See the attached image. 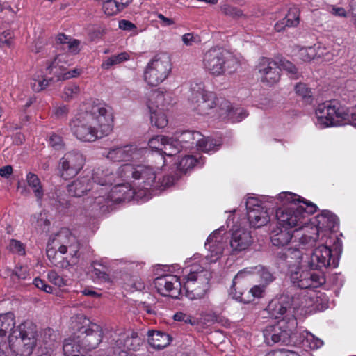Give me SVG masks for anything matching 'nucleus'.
Segmentation results:
<instances>
[{
	"mask_svg": "<svg viewBox=\"0 0 356 356\" xmlns=\"http://www.w3.org/2000/svg\"><path fill=\"white\" fill-rule=\"evenodd\" d=\"M319 238V229L317 226H309L304 229L300 234L298 231L294 235V239L292 243L294 244L293 248L299 250H307L314 248L318 239Z\"/></svg>",
	"mask_w": 356,
	"mask_h": 356,
	"instance_id": "nucleus-21",
	"label": "nucleus"
},
{
	"mask_svg": "<svg viewBox=\"0 0 356 356\" xmlns=\"http://www.w3.org/2000/svg\"><path fill=\"white\" fill-rule=\"evenodd\" d=\"M165 141H168V137L164 136H156L149 140L148 145L150 148L154 149L162 153Z\"/></svg>",
	"mask_w": 356,
	"mask_h": 356,
	"instance_id": "nucleus-45",
	"label": "nucleus"
},
{
	"mask_svg": "<svg viewBox=\"0 0 356 356\" xmlns=\"http://www.w3.org/2000/svg\"><path fill=\"white\" fill-rule=\"evenodd\" d=\"M92 179L97 186H111L115 182V174L109 168L101 166L93 170Z\"/></svg>",
	"mask_w": 356,
	"mask_h": 356,
	"instance_id": "nucleus-29",
	"label": "nucleus"
},
{
	"mask_svg": "<svg viewBox=\"0 0 356 356\" xmlns=\"http://www.w3.org/2000/svg\"><path fill=\"white\" fill-rule=\"evenodd\" d=\"M170 70L171 67L169 57L165 54L157 55L146 67L144 78L149 85L156 86L168 77Z\"/></svg>",
	"mask_w": 356,
	"mask_h": 356,
	"instance_id": "nucleus-13",
	"label": "nucleus"
},
{
	"mask_svg": "<svg viewBox=\"0 0 356 356\" xmlns=\"http://www.w3.org/2000/svg\"><path fill=\"white\" fill-rule=\"evenodd\" d=\"M179 141L172 138H168V141H165L163 146L162 154L168 156L176 155L180 151Z\"/></svg>",
	"mask_w": 356,
	"mask_h": 356,
	"instance_id": "nucleus-40",
	"label": "nucleus"
},
{
	"mask_svg": "<svg viewBox=\"0 0 356 356\" xmlns=\"http://www.w3.org/2000/svg\"><path fill=\"white\" fill-rule=\"evenodd\" d=\"M72 264L71 261L67 260L66 258H64L60 256L58 260L54 262V265L60 268H67Z\"/></svg>",
	"mask_w": 356,
	"mask_h": 356,
	"instance_id": "nucleus-63",
	"label": "nucleus"
},
{
	"mask_svg": "<svg viewBox=\"0 0 356 356\" xmlns=\"http://www.w3.org/2000/svg\"><path fill=\"white\" fill-rule=\"evenodd\" d=\"M84 165L83 155L78 152H68L59 160L57 170L58 175L64 179L75 177Z\"/></svg>",
	"mask_w": 356,
	"mask_h": 356,
	"instance_id": "nucleus-16",
	"label": "nucleus"
},
{
	"mask_svg": "<svg viewBox=\"0 0 356 356\" xmlns=\"http://www.w3.org/2000/svg\"><path fill=\"white\" fill-rule=\"evenodd\" d=\"M278 66L280 70L282 69L286 70L293 76L296 75L298 73V69L296 67V66L292 63L286 59H280L278 63Z\"/></svg>",
	"mask_w": 356,
	"mask_h": 356,
	"instance_id": "nucleus-52",
	"label": "nucleus"
},
{
	"mask_svg": "<svg viewBox=\"0 0 356 356\" xmlns=\"http://www.w3.org/2000/svg\"><path fill=\"white\" fill-rule=\"evenodd\" d=\"M283 19L287 27L296 26L299 24V10L296 8H290Z\"/></svg>",
	"mask_w": 356,
	"mask_h": 356,
	"instance_id": "nucleus-42",
	"label": "nucleus"
},
{
	"mask_svg": "<svg viewBox=\"0 0 356 356\" xmlns=\"http://www.w3.org/2000/svg\"><path fill=\"white\" fill-rule=\"evenodd\" d=\"M191 101L194 104L193 108L200 115L209 114V111L217 105H220V100L213 92L206 91L202 83H195L191 88Z\"/></svg>",
	"mask_w": 356,
	"mask_h": 356,
	"instance_id": "nucleus-15",
	"label": "nucleus"
},
{
	"mask_svg": "<svg viewBox=\"0 0 356 356\" xmlns=\"http://www.w3.org/2000/svg\"><path fill=\"white\" fill-rule=\"evenodd\" d=\"M12 45V33L10 31H4L0 35V48Z\"/></svg>",
	"mask_w": 356,
	"mask_h": 356,
	"instance_id": "nucleus-58",
	"label": "nucleus"
},
{
	"mask_svg": "<svg viewBox=\"0 0 356 356\" xmlns=\"http://www.w3.org/2000/svg\"><path fill=\"white\" fill-rule=\"evenodd\" d=\"M297 321L296 318L291 320H279L276 324L267 326L264 332L265 342L268 346L280 343L289 344L291 343V337L296 328Z\"/></svg>",
	"mask_w": 356,
	"mask_h": 356,
	"instance_id": "nucleus-11",
	"label": "nucleus"
},
{
	"mask_svg": "<svg viewBox=\"0 0 356 356\" xmlns=\"http://www.w3.org/2000/svg\"><path fill=\"white\" fill-rule=\"evenodd\" d=\"M63 350L65 356H91L85 353L86 350L81 346V343L75 332L72 337L65 339Z\"/></svg>",
	"mask_w": 356,
	"mask_h": 356,
	"instance_id": "nucleus-27",
	"label": "nucleus"
},
{
	"mask_svg": "<svg viewBox=\"0 0 356 356\" xmlns=\"http://www.w3.org/2000/svg\"><path fill=\"white\" fill-rule=\"evenodd\" d=\"M57 77L58 81L67 80L73 77H76L80 74V70L74 69L65 73H58L57 71L53 72Z\"/></svg>",
	"mask_w": 356,
	"mask_h": 356,
	"instance_id": "nucleus-54",
	"label": "nucleus"
},
{
	"mask_svg": "<svg viewBox=\"0 0 356 356\" xmlns=\"http://www.w3.org/2000/svg\"><path fill=\"white\" fill-rule=\"evenodd\" d=\"M300 196L293 193L283 192L279 194L278 199L283 201L284 204H290L276 210L275 216L280 225L291 229L293 227L301 226L306 223L305 218L309 215L316 212L317 207L311 202L304 201L305 207L297 205L296 202H300Z\"/></svg>",
	"mask_w": 356,
	"mask_h": 356,
	"instance_id": "nucleus-2",
	"label": "nucleus"
},
{
	"mask_svg": "<svg viewBox=\"0 0 356 356\" xmlns=\"http://www.w3.org/2000/svg\"><path fill=\"white\" fill-rule=\"evenodd\" d=\"M147 336L149 344L158 350L165 348L172 341L169 334L161 331L149 330Z\"/></svg>",
	"mask_w": 356,
	"mask_h": 356,
	"instance_id": "nucleus-30",
	"label": "nucleus"
},
{
	"mask_svg": "<svg viewBox=\"0 0 356 356\" xmlns=\"http://www.w3.org/2000/svg\"><path fill=\"white\" fill-rule=\"evenodd\" d=\"M220 10L225 15L233 19H238L243 16V13L241 10L229 4L222 5Z\"/></svg>",
	"mask_w": 356,
	"mask_h": 356,
	"instance_id": "nucleus-43",
	"label": "nucleus"
},
{
	"mask_svg": "<svg viewBox=\"0 0 356 356\" xmlns=\"http://www.w3.org/2000/svg\"><path fill=\"white\" fill-rule=\"evenodd\" d=\"M111 115L101 104H93L89 110L79 113L70 122L73 134L80 140L92 142L112 131Z\"/></svg>",
	"mask_w": 356,
	"mask_h": 356,
	"instance_id": "nucleus-1",
	"label": "nucleus"
},
{
	"mask_svg": "<svg viewBox=\"0 0 356 356\" xmlns=\"http://www.w3.org/2000/svg\"><path fill=\"white\" fill-rule=\"evenodd\" d=\"M203 65L204 68L214 76H220L226 72L232 74L238 67L236 59L220 48H213L207 51L204 56Z\"/></svg>",
	"mask_w": 356,
	"mask_h": 356,
	"instance_id": "nucleus-9",
	"label": "nucleus"
},
{
	"mask_svg": "<svg viewBox=\"0 0 356 356\" xmlns=\"http://www.w3.org/2000/svg\"><path fill=\"white\" fill-rule=\"evenodd\" d=\"M247 217L250 225L254 228H259L270 221L267 209L256 197H248L245 202Z\"/></svg>",
	"mask_w": 356,
	"mask_h": 356,
	"instance_id": "nucleus-17",
	"label": "nucleus"
},
{
	"mask_svg": "<svg viewBox=\"0 0 356 356\" xmlns=\"http://www.w3.org/2000/svg\"><path fill=\"white\" fill-rule=\"evenodd\" d=\"M33 284L38 289L42 290L43 291L51 293L53 292L52 287L47 284L46 282L43 280H41L39 277H36L33 280Z\"/></svg>",
	"mask_w": 356,
	"mask_h": 356,
	"instance_id": "nucleus-55",
	"label": "nucleus"
},
{
	"mask_svg": "<svg viewBox=\"0 0 356 356\" xmlns=\"http://www.w3.org/2000/svg\"><path fill=\"white\" fill-rule=\"evenodd\" d=\"M58 334L51 328H47L43 332V340L46 344L49 343V347L52 343L58 339Z\"/></svg>",
	"mask_w": 356,
	"mask_h": 356,
	"instance_id": "nucleus-51",
	"label": "nucleus"
},
{
	"mask_svg": "<svg viewBox=\"0 0 356 356\" xmlns=\"http://www.w3.org/2000/svg\"><path fill=\"white\" fill-rule=\"evenodd\" d=\"M46 254L48 259L52 263L53 265L54 262H56L58 260V257H60V255H58L56 250L52 248H48L47 249Z\"/></svg>",
	"mask_w": 356,
	"mask_h": 356,
	"instance_id": "nucleus-64",
	"label": "nucleus"
},
{
	"mask_svg": "<svg viewBox=\"0 0 356 356\" xmlns=\"http://www.w3.org/2000/svg\"><path fill=\"white\" fill-rule=\"evenodd\" d=\"M129 59V55L127 52H122L118 55L112 56L104 60L102 64V67L105 70L111 67L120 64Z\"/></svg>",
	"mask_w": 356,
	"mask_h": 356,
	"instance_id": "nucleus-41",
	"label": "nucleus"
},
{
	"mask_svg": "<svg viewBox=\"0 0 356 356\" xmlns=\"http://www.w3.org/2000/svg\"><path fill=\"white\" fill-rule=\"evenodd\" d=\"M170 96L168 93L159 90H152L149 95L147 106L149 111L168 110L171 104Z\"/></svg>",
	"mask_w": 356,
	"mask_h": 356,
	"instance_id": "nucleus-26",
	"label": "nucleus"
},
{
	"mask_svg": "<svg viewBox=\"0 0 356 356\" xmlns=\"http://www.w3.org/2000/svg\"><path fill=\"white\" fill-rule=\"evenodd\" d=\"M294 257L293 264H289V270L287 272L290 281L293 286L307 289L309 288H317L323 283L325 280L323 276L307 270H301L300 265L303 261V253L300 250L292 251Z\"/></svg>",
	"mask_w": 356,
	"mask_h": 356,
	"instance_id": "nucleus-7",
	"label": "nucleus"
},
{
	"mask_svg": "<svg viewBox=\"0 0 356 356\" xmlns=\"http://www.w3.org/2000/svg\"><path fill=\"white\" fill-rule=\"evenodd\" d=\"M203 164L204 161L202 159V157H200L198 159L195 156L187 155L180 160L178 164V168L180 171L186 172L195 165L202 166Z\"/></svg>",
	"mask_w": 356,
	"mask_h": 356,
	"instance_id": "nucleus-35",
	"label": "nucleus"
},
{
	"mask_svg": "<svg viewBox=\"0 0 356 356\" xmlns=\"http://www.w3.org/2000/svg\"><path fill=\"white\" fill-rule=\"evenodd\" d=\"M296 93L302 98V101L308 104L313 102V95L312 90L309 88L304 83H298L294 88Z\"/></svg>",
	"mask_w": 356,
	"mask_h": 356,
	"instance_id": "nucleus-39",
	"label": "nucleus"
},
{
	"mask_svg": "<svg viewBox=\"0 0 356 356\" xmlns=\"http://www.w3.org/2000/svg\"><path fill=\"white\" fill-rule=\"evenodd\" d=\"M64 55H58L57 56L54 60L47 66V70L49 71V73H51L54 69L59 68L61 70H63L64 67L62 65H60L62 59L64 58Z\"/></svg>",
	"mask_w": 356,
	"mask_h": 356,
	"instance_id": "nucleus-57",
	"label": "nucleus"
},
{
	"mask_svg": "<svg viewBox=\"0 0 356 356\" xmlns=\"http://www.w3.org/2000/svg\"><path fill=\"white\" fill-rule=\"evenodd\" d=\"M165 110H152L149 111L151 123L159 129L164 128L167 126L168 120L165 113Z\"/></svg>",
	"mask_w": 356,
	"mask_h": 356,
	"instance_id": "nucleus-37",
	"label": "nucleus"
},
{
	"mask_svg": "<svg viewBox=\"0 0 356 356\" xmlns=\"http://www.w3.org/2000/svg\"><path fill=\"white\" fill-rule=\"evenodd\" d=\"M257 69L262 82L273 85L280 80V69L278 63L272 59L266 57L261 58Z\"/></svg>",
	"mask_w": 356,
	"mask_h": 356,
	"instance_id": "nucleus-20",
	"label": "nucleus"
},
{
	"mask_svg": "<svg viewBox=\"0 0 356 356\" xmlns=\"http://www.w3.org/2000/svg\"><path fill=\"white\" fill-rule=\"evenodd\" d=\"M26 181L29 186L33 189L38 201L41 200L44 195V191L38 175L31 172L28 173Z\"/></svg>",
	"mask_w": 356,
	"mask_h": 356,
	"instance_id": "nucleus-36",
	"label": "nucleus"
},
{
	"mask_svg": "<svg viewBox=\"0 0 356 356\" xmlns=\"http://www.w3.org/2000/svg\"><path fill=\"white\" fill-rule=\"evenodd\" d=\"M211 273L199 266H193L184 277L183 289L185 296L191 300L204 298L210 290Z\"/></svg>",
	"mask_w": 356,
	"mask_h": 356,
	"instance_id": "nucleus-6",
	"label": "nucleus"
},
{
	"mask_svg": "<svg viewBox=\"0 0 356 356\" xmlns=\"http://www.w3.org/2000/svg\"><path fill=\"white\" fill-rule=\"evenodd\" d=\"M265 289L266 285H255L250 289L249 293L252 294L253 298H261L265 292Z\"/></svg>",
	"mask_w": 356,
	"mask_h": 356,
	"instance_id": "nucleus-59",
	"label": "nucleus"
},
{
	"mask_svg": "<svg viewBox=\"0 0 356 356\" xmlns=\"http://www.w3.org/2000/svg\"><path fill=\"white\" fill-rule=\"evenodd\" d=\"M144 342V339L131 330L115 332L112 339L110 351L118 356H134L129 350L136 351Z\"/></svg>",
	"mask_w": 356,
	"mask_h": 356,
	"instance_id": "nucleus-10",
	"label": "nucleus"
},
{
	"mask_svg": "<svg viewBox=\"0 0 356 356\" xmlns=\"http://www.w3.org/2000/svg\"><path fill=\"white\" fill-rule=\"evenodd\" d=\"M48 279L52 284H54V285L57 286L59 288L66 285V280H64L63 277L60 276L54 270H51L49 272Z\"/></svg>",
	"mask_w": 356,
	"mask_h": 356,
	"instance_id": "nucleus-50",
	"label": "nucleus"
},
{
	"mask_svg": "<svg viewBox=\"0 0 356 356\" xmlns=\"http://www.w3.org/2000/svg\"><path fill=\"white\" fill-rule=\"evenodd\" d=\"M51 81L52 78H50L49 79H44L43 80L33 78L31 82V86L33 91L38 92L48 86L49 82Z\"/></svg>",
	"mask_w": 356,
	"mask_h": 356,
	"instance_id": "nucleus-48",
	"label": "nucleus"
},
{
	"mask_svg": "<svg viewBox=\"0 0 356 356\" xmlns=\"http://www.w3.org/2000/svg\"><path fill=\"white\" fill-rule=\"evenodd\" d=\"M37 337V326L31 321H24L8 335L10 349L16 356H30L36 346Z\"/></svg>",
	"mask_w": 356,
	"mask_h": 356,
	"instance_id": "nucleus-5",
	"label": "nucleus"
},
{
	"mask_svg": "<svg viewBox=\"0 0 356 356\" xmlns=\"http://www.w3.org/2000/svg\"><path fill=\"white\" fill-rule=\"evenodd\" d=\"M220 231L216 230L209 236L205 243V248L209 250L212 255L216 256L218 259L222 252L223 247L220 243L222 236L220 235Z\"/></svg>",
	"mask_w": 356,
	"mask_h": 356,
	"instance_id": "nucleus-33",
	"label": "nucleus"
},
{
	"mask_svg": "<svg viewBox=\"0 0 356 356\" xmlns=\"http://www.w3.org/2000/svg\"><path fill=\"white\" fill-rule=\"evenodd\" d=\"M267 310L274 318H282L280 320H291L292 318H296L293 298L288 295L283 294L278 299L270 301Z\"/></svg>",
	"mask_w": 356,
	"mask_h": 356,
	"instance_id": "nucleus-18",
	"label": "nucleus"
},
{
	"mask_svg": "<svg viewBox=\"0 0 356 356\" xmlns=\"http://www.w3.org/2000/svg\"><path fill=\"white\" fill-rule=\"evenodd\" d=\"M185 136L191 137L193 140H195L197 149L207 153L218 150L222 145L220 140H216L210 137H204L199 131H189Z\"/></svg>",
	"mask_w": 356,
	"mask_h": 356,
	"instance_id": "nucleus-24",
	"label": "nucleus"
},
{
	"mask_svg": "<svg viewBox=\"0 0 356 356\" xmlns=\"http://www.w3.org/2000/svg\"><path fill=\"white\" fill-rule=\"evenodd\" d=\"M72 327L81 346L86 350H91L97 347L102 340L101 327L92 323L82 314L76 315L72 321Z\"/></svg>",
	"mask_w": 356,
	"mask_h": 356,
	"instance_id": "nucleus-8",
	"label": "nucleus"
},
{
	"mask_svg": "<svg viewBox=\"0 0 356 356\" xmlns=\"http://www.w3.org/2000/svg\"><path fill=\"white\" fill-rule=\"evenodd\" d=\"M117 174L120 178L127 181H140V184H142L144 189L152 191L164 190L174 184L173 177L165 175L162 179L158 177L154 168L143 164H123L118 168Z\"/></svg>",
	"mask_w": 356,
	"mask_h": 356,
	"instance_id": "nucleus-3",
	"label": "nucleus"
},
{
	"mask_svg": "<svg viewBox=\"0 0 356 356\" xmlns=\"http://www.w3.org/2000/svg\"><path fill=\"white\" fill-rule=\"evenodd\" d=\"M80 92V88L75 84H70L65 88L63 98L65 101H70L77 97Z\"/></svg>",
	"mask_w": 356,
	"mask_h": 356,
	"instance_id": "nucleus-46",
	"label": "nucleus"
},
{
	"mask_svg": "<svg viewBox=\"0 0 356 356\" xmlns=\"http://www.w3.org/2000/svg\"><path fill=\"white\" fill-rule=\"evenodd\" d=\"M298 250L296 248H290L287 250L286 252L283 251L278 252L276 254V258L280 262H284L286 266L289 268V264H294V259L291 257H294L293 254H292V251Z\"/></svg>",
	"mask_w": 356,
	"mask_h": 356,
	"instance_id": "nucleus-44",
	"label": "nucleus"
},
{
	"mask_svg": "<svg viewBox=\"0 0 356 356\" xmlns=\"http://www.w3.org/2000/svg\"><path fill=\"white\" fill-rule=\"evenodd\" d=\"M15 315L12 312L0 314V341H3L7 334H10L15 329Z\"/></svg>",
	"mask_w": 356,
	"mask_h": 356,
	"instance_id": "nucleus-32",
	"label": "nucleus"
},
{
	"mask_svg": "<svg viewBox=\"0 0 356 356\" xmlns=\"http://www.w3.org/2000/svg\"><path fill=\"white\" fill-rule=\"evenodd\" d=\"M69 249H70V254L72 256V258H71V262L72 264H76L77 261H78V259L79 257V254H78V252H79V243H76L74 245H69Z\"/></svg>",
	"mask_w": 356,
	"mask_h": 356,
	"instance_id": "nucleus-61",
	"label": "nucleus"
},
{
	"mask_svg": "<svg viewBox=\"0 0 356 356\" xmlns=\"http://www.w3.org/2000/svg\"><path fill=\"white\" fill-rule=\"evenodd\" d=\"M220 109L222 111L220 115H227L233 122H240L244 119L247 115L245 110L243 108H232L230 102L221 99Z\"/></svg>",
	"mask_w": 356,
	"mask_h": 356,
	"instance_id": "nucleus-31",
	"label": "nucleus"
},
{
	"mask_svg": "<svg viewBox=\"0 0 356 356\" xmlns=\"http://www.w3.org/2000/svg\"><path fill=\"white\" fill-rule=\"evenodd\" d=\"M252 236L250 232L240 228L234 230L230 238V246L234 254H237L247 250L252 243Z\"/></svg>",
	"mask_w": 356,
	"mask_h": 356,
	"instance_id": "nucleus-22",
	"label": "nucleus"
},
{
	"mask_svg": "<svg viewBox=\"0 0 356 356\" xmlns=\"http://www.w3.org/2000/svg\"><path fill=\"white\" fill-rule=\"evenodd\" d=\"M92 187L89 177H82L74 180L67 186L68 195L72 197H81Z\"/></svg>",
	"mask_w": 356,
	"mask_h": 356,
	"instance_id": "nucleus-28",
	"label": "nucleus"
},
{
	"mask_svg": "<svg viewBox=\"0 0 356 356\" xmlns=\"http://www.w3.org/2000/svg\"><path fill=\"white\" fill-rule=\"evenodd\" d=\"M157 291L163 296L178 298L182 290L180 279L177 275H165L154 280Z\"/></svg>",
	"mask_w": 356,
	"mask_h": 356,
	"instance_id": "nucleus-19",
	"label": "nucleus"
},
{
	"mask_svg": "<svg viewBox=\"0 0 356 356\" xmlns=\"http://www.w3.org/2000/svg\"><path fill=\"white\" fill-rule=\"evenodd\" d=\"M8 248L14 253H18L20 255L25 254L24 245L19 241L12 239L10 241Z\"/></svg>",
	"mask_w": 356,
	"mask_h": 356,
	"instance_id": "nucleus-53",
	"label": "nucleus"
},
{
	"mask_svg": "<svg viewBox=\"0 0 356 356\" xmlns=\"http://www.w3.org/2000/svg\"><path fill=\"white\" fill-rule=\"evenodd\" d=\"M127 188L124 184L115 185L108 193L106 190L101 188L99 194L92 197H87L85 204L92 211L101 210L105 211L110 202L120 203L127 198Z\"/></svg>",
	"mask_w": 356,
	"mask_h": 356,
	"instance_id": "nucleus-12",
	"label": "nucleus"
},
{
	"mask_svg": "<svg viewBox=\"0 0 356 356\" xmlns=\"http://www.w3.org/2000/svg\"><path fill=\"white\" fill-rule=\"evenodd\" d=\"M69 108L64 104H55L53 106V115L56 119H64L67 117Z\"/></svg>",
	"mask_w": 356,
	"mask_h": 356,
	"instance_id": "nucleus-47",
	"label": "nucleus"
},
{
	"mask_svg": "<svg viewBox=\"0 0 356 356\" xmlns=\"http://www.w3.org/2000/svg\"><path fill=\"white\" fill-rule=\"evenodd\" d=\"M54 243L58 244H65L69 248V245H74L77 243L76 237L72 235L67 229H62L53 239Z\"/></svg>",
	"mask_w": 356,
	"mask_h": 356,
	"instance_id": "nucleus-38",
	"label": "nucleus"
},
{
	"mask_svg": "<svg viewBox=\"0 0 356 356\" xmlns=\"http://www.w3.org/2000/svg\"><path fill=\"white\" fill-rule=\"evenodd\" d=\"M294 235L289 227L279 225L271 231L270 238L274 246L282 248L287 245L290 242L292 243Z\"/></svg>",
	"mask_w": 356,
	"mask_h": 356,
	"instance_id": "nucleus-25",
	"label": "nucleus"
},
{
	"mask_svg": "<svg viewBox=\"0 0 356 356\" xmlns=\"http://www.w3.org/2000/svg\"><path fill=\"white\" fill-rule=\"evenodd\" d=\"M339 261V252L334 254L332 250L323 244L316 248L307 260L306 266L310 270H322L323 268L338 266Z\"/></svg>",
	"mask_w": 356,
	"mask_h": 356,
	"instance_id": "nucleus-14",
	"label": "nucleus"
},
{
	"mask_svg": "<svg viewBox=\"0 0 356 356\" xmlns=\"http://www.w3.org/2000/svg\"><path fill=\"white\" fill-rule=\"evenodd\" d=\"M316 115L318 123L323 128L347 123L356 127V113L350 115L348 109L335 99L318 104Z\"/></svg>",
	"mask_w": 356,
	"mask_h": 356,
	"instance_id": "nucleus-4",
	"label": "nucleus"
},
{
	"mask_svg": "<svg viewBox=\"0 0 356 356\" xmlns=\"http://www.w3.org/2000/svg\"><path fill=\"white\" fill-rule=\"evenodd\" d=\"M49 142V145L56 150L62 149L65 146L63 138L55 133L51 134Z\"/></svg>",
	"mask_w": 356,
	"mask_h": 356,
	"instance_id": "nucleus-49",
	"label": "nucleus"
},
{
	"mask_svg": "<svg viewBox=\"0 0 356 356\" xmlns=\"http://www.w3.org/2000/svg\"><path fill=\"white\" fill-rule=\"evenodd\" d=\"M139 152L134 145L113 147L109 149L106 156L113 162L128 161L137 159Z\"/></svg>",
	"mask_w": 356,
	"mask_h": 356,
	"instance_id": "nucleus-23",
	"label": "nucleus"
},
{
	"mask_svg": "<svg viewBox=\"0 0 356 356\" xmlns=\"http://www.w3.org/2000/svg\"><path fill=\"white\" fill-rule=\"evenodd\" d=\"M127 4L128 1L122 0H106L104 1L102 8L106 15L111 16L122 10Z\"/></svg>",
	"mask_w": 356,
	"mask_h": 356,
	"instance_id": "nucleus-34",
	"label": "nucleus"
},
{
	"mask_svg": "<svg viewBox=\"0 0 356 356\" xmlns=\"http://www.w3.org/2000/svg\"><path fill=\"white\" fill-rule=\"evenodd\" d=\"M173 318L177 321H182L191 325L195 323V320L190 315L181 312L175 313Z\"/></svg>",
	"mask_w": 356,
	"mask_h": 356,
	"instance_id": "nucleus-56",
	"label": "nucleus"
},
{
	"mask_svg": "<svg viewBox=\"0 0 356 356\" xmlns=\"http://www.w3.org/2000/svg\"><path fill=\"white\" fill-rule=\"evenodd\" d=\"M93 275L96 278L103 282H108L110 280L109 275L104 270H102L100 268L94 267L92 270Z\"/></svg>",
	"mask_w": 356,
	"mask_h": 356,
	"instance_id": "nucleus-60",
	"label": "nucleus"
},
{
	"mask_svg": "<svg viewBox=\"0 0 356 356\" xmlns=\"http://www.w3.org/2000/svg\"><path fill=\"white\" fill-rule=\"evenodd\" d=\"M260 277L261 280L264 281L266 283V284H270L275 279L274 276L271 273L264 269L261 272Z\"/></svg>",
	"mask_w": 356,
	"mask_h": 356,
	"instance_id": "nucleus-62",
	"label": "nucleus"
}]
</instances>
